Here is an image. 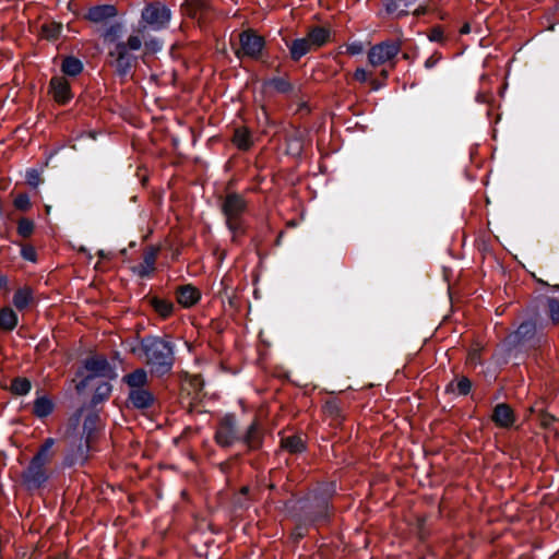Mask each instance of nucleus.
Segmentation results:
<instances>
[{
    "instance_id": "obj_1",
    "label": "nucleus",
    "mask_w": 559,
    "mask_h": 559,
    "mask_svg": "<svg viewBox=\"0 0 559 559\" xmlns=\"http://www.w3.org/2000/svg\"><path fill=\"white\" fill-rule=\"evenodd\" d=\"M132 353L148 368L151 376L163 377L171 372L175 364V345L167 338L146 335Z\"/></svg>"
},
{
    "instance_id": "obj_2",
    "label": "nucleus",
    "mask_w": 559,
    "mask_h": 559,
    "mask_svg": "<svg viewBox=\"0 0 559 559\" xmlns=\"http://www.w3.org/2000/svg\"><path fill=\"white\" fill-rule=\"evenodd\" d=\"M122 382L128 388V403L138 409H145L153 406L155 397L148 388V372L138 368L122 377Z\"/></svg>"
},
{
    "instance_id": "obj_3",
    "label": "nucleus",
    "mask_w": 559,
    "mask_h": 559,
    "mask_svg": "<svg viewBox=\"0 0 559 559\" xmlns=\"http://www.w3.org/2000/svg\"><path fill=\"white\" fill-rule=\"evenodd\" d=\"M142 47V39L139 36H129L126 43H116L112 48L108 50V63L112 67L116 73L123 78L131 73V70L136 64V57L130 51L139 50Z\"/></svg>"
},
{
    "instance_id": "obj_4",
    "label": "nucleus",
    "mask_w": 559,
    "mask_h": 559,
    "mask_svg": "<svg viewBox=\"0 0 559 559\" xmlns=\"http://www.w3.org/2000/svg\"><path fill=\"white\" fill-rule=\"evenodd\" d=\"M247 210V202L242 195L238 193H228L222 202V212L225 215L226 224L234 238L238 234L243 233L242 215Z\"/></svg>"
},
{
    "instance_id": "obj_5",
    "label": "nucleus",
    "mask_w": 559,
    "mask_h": 559,
    "mask_svg": "<svg viewBox=\"0 0 559 559\" xmlns=\"http://www.w3.org/2000/svg\"><path fill=\"white\" fill-rule=\"evenodd\" d=\"M241 436L238 430V424L235 415L227 414L222 417L217 424L214 440L221 448H230L239 442Z\"/></svg>"
},
{
    "instance_id": "obj_6",
    "label": "nucleus",
    "mask_w": 559,
    "mask_h": 559,
    "mask_svg": "<svg viewBox=\"0 0 559 559\" xmlns=\"http://www.w3.org/2000/svg\"><path fill=\"white\" fill-rule=\"evenodd\" d=\"M239 46L234 49L237 58L245 57L259 59L264 48V39L252 29H247L238 35Z\"/></svg>"
},
{
    "instance_id": "obj_7",
    "label": "nucleus",
    "mask_w": 559,
    "mask_h": 559,
    "mask_svg": "<svg viewBox=\"0 0 559 559\" xmlns=\"http://www.w3.org/2000/svg\"><path fill=\"white\" fill-rule=\"evenodd\" d=\"M401 41L399 40H385L377 45H373L368 51V61L371 66L378 67L386 62H392L394 68V58L401 51Z\"/></svg>"
},
{
    "instance_id": "obj_8",
    "label": "nucleus",
    "mask_w": 559,
    "mask_h": 559,
    "mask_svg": "<svg viewBox=\"0 0 559 559\" xmlns=\"http://www.w3.org/2000/svg\"><path fill=\"white\" fill-rule=\"evenodd\" d=\"M543 340V335L538 334L536 322L527 320L522 322L516 331L508 336L509 344L513 346H520L531 344L532 346L539 345Z\"/></svg>"
},
{
    "instance_id": "obj_9",
    "label": "nucleus",
    "mask_w": 559,
    "mask_h": 559,
    "mask_svg": "<svg viewBox=\"0 0 559 559\" xmlns=\"http://www.w3.org/2000/svg\"><path fill=\"white\" fill-rule=\"evenodd\" d=\"M143 21L154 29H160L167 25L170 11L159 2L150 3L142 12Z\"/></svg>"
},
{
    "instance_id": "obj_10",
    "label": "nucleus",
    "mask_w": 559,
    "mask_h": 559,
    "mask_svg": "<svg viewBox=\"0 0 559 559\" xmlns=\"http://www.w3.org/2000/svg\"><path fill=\"white\" fill-rule=\"evenodd\" d=\"M49 478L47 467L39 465L33 461L22 473V480L28 490H36L41 488Z\"/></svg>"
},
{
    "instance_id": "obj_11",
    "label": "nucleus",
    "mask_w": 559,
    "mask_h": 559,
    "mask_svg": "<svg viewBox=\"0 0 559 559\" xmlns=\"http://www.w3.org/2000/svg\"><path fill=\"white\" fill-rule=\"evenodd\" d=\"M159 247L148 246L143 251V261L133 266L132 271L141 278L150 276L155 271Z\"/></svg>"
},
{
    "instance_id": "obj_12",
    "label": "nucleus",
    "mask_w": 559,
    "mask_h": 559,
    "mask_svg": "<svg viewBox=\"0 0 559 559\" xmlns=\"http://www.w3.org/2000/svg\"><path fill=\"white\" fill-rule=\"evenodd\" d=\"M118 15V10L112 4H100L90 8L85 19L95 24H107Z\"/></svg>"
},
{
    "instance_id": "obj_13",
    "label": "nucleus",
    "mask_w": 559,
    "mask_h": 559,
    "mask_svg": "<svg viewBox=\"0 0 559 559\" xmlns=\"http://www.w3.org/2000/svg\"><path fill=\"white\" fill-rule=\"evenodd\" d=\"M49 93L53 99L61 105L67 104L72 98L69 81L63 76H53L49 83Z\"/></svg>"
},
{
    "instance_id": "obj_14",
    "label": "nucleus",
    "mask_w": 559,
    "mask_h": 559,
    "mask_svg": "<svg viewBox=\"0 0 559 559\" xmlns=\"http://www.w3.org/2000/svg\"><path fill=\"white\" fill-rule=\"evenodd\" d=\"M491 419L497 427L510 428L515 421V415L510 405L500 403L495 406Z\"/></svg>"
},
{
    "instance_id": "obj_15",
    "label": "nucleus",
    "mask_w": 559,
    "mask_h": 559,
    "mask_svg": "<svg viewBox=\"0 0 559 559\" xmlns=\"http://www.w3.org/2000/svg\"><path fill=\"white\" fill-rule=\"evenodd\" d=\"M176 298L180 306L190 308L200 300L201 293L195 286L187 284L176 289Z\"/></svg>"
},
{
    "instance_id": "obj_16",
    "label": "nucleus",
    "mask_w": 559,
    "mask_h": 559,
    "mask_svg": "<svg viewBox=\"0 0 559 559\" xmlns=\"http://www.w3.org/2000/svg\"><path fill=\"white\" fill-rule=\"evenodd\" d=\"M240 441L248 448V450H258L262 445L263 433L262 427L258 420H253L248 427L246 433L241 437Z\"/></svg>"
},
{
    "instance_id": "obj_17",
    "label": "nucleus",
    "mask_w": 559,
    "mask_h": 559,
    "mask_svg": "<svg viewBox=\"0 0 559 559\" xmlns=\"http://www.w3.org/2000/svg\"><path fill=\"white\" fill-rule=\"evenodd\" d=\"M145 300L163 319H167L174 313L175 306L168 299L159 298L157 296H146Z\"/></svg>"
},
{
    "instance_id": "obj_18",
    "label": "nucleus",
    "mask_w": 559,
    "mask_h": 559,
    "mask_svg": "<svg viewBox=\"0 0 559 559\" xmlns=\"http://www.w3.org/2000/svg\"><path fill=\"white\" fill-rule=\"evenodd\" d=\"M56 441L53 438H47L39 447L37 453L32 459L33 462L47 467L55 456L53 445Z\"/></svg>"
},
{
    "instance_id": "obj_19",
    "label": "nucleus",
    "mask_w": 559,
    "mask_h": 559,
    "mask_svg": "<svg viewBox=\"0 0 559 559\" xmlns=\"http://www.w3.org/2000/svg\"><path fill=\"white\" fill-rule=\"evenodd\" d=\"M330 29L321 26L312 27L306 36L313 49L324 46L330 40Z\"/></svg>"
},
{
    "instance_id": "obj_20",
    "label": "nucleus",
    "mask_w": 559,
    "mask_h": 559,
    "mask_svg": "<svg viewBox=\"0 0 559 559\" xmlns=\"http://www.w3.org/2000/svg\"><path fill=\"white\" fill-rule=\"evenodd\" d=\"M417 0H384L383 4L385 11L389 14H395L396 16H403L408 14V8L413 5Z\"/></svg>"
},
{
    "instance_id": "obj_21",
    "label": "nucleus",
    "mask_w": 559,
    "mask_h": 559,
    "mask_svg": "<svg viewBox=\"0 0 559 559\" xmlns=\"http://www.w3.org/2000/svg\"><path fill=\"white\" fill-rule=\"evenodd\" d=\"M53 411L52 401L46 396H37L33 403V414L38 418H45Z\"/></svg>"
},
{
    "instance_id": "obj_22",
    "label": "nucleus",
    "mask_w": 559,
    "mask_h": 559,
    "mask_svg": "<svg viewBox=\"0 0 559 559\" xmlns=\"http://www.w3.org/2000/svg\"><path fill=\"white\" fill-rule=\"evenodd\" d=\"M33 290L27 286L19 288L13 295V305L19 310L27 308L33 302Z\"/></svg>"
},
{
    "instance_id": "obj_23",
    "label": "nucleus",
    "mask_w": 559,
    "mask_h": 559,
    "mask_svg": "<svg viewBox=\"0 0 559 559\" xmlns=\"http://www.w3.org/2000/svg\"><path fill=\"white\" fill-rule=\"evenodd\" d=\"M288 47L290 57L295 61H298L301 57L313 49L306 37L293 40Z\"/></svg>"
},
{
    "instance_id": "obj_24",
    "label": "nucleus",
    "mask_w": 559,
    "mask_h": 559,
    "mask_svg": "<svg viewBox=\"0 0 559 559\" xmlns=\"http://www.w3.org/2000/svg\"><path fill=\"white\" fill-rule=\"evenodd\" d=\"M233 143L239 150H242V151L249 150L253 143L250 131L245 127L237 128L234 132Z\"/></svg>"
},
{
    "instance_id": "obj_25",
    "label": "nucleus",
    "mask_w": 559,
    "mask_h": 559,
    "mask_svg": "<svg viewBox=\"0 0 559 559\" xmlns=\"http://www.w3.org/2000/svg\"><path fill=\"white\" fill-rule=\"evenodd\" d=\"M281 445L289 453H300L305 450V443L300 436H287L281 440Z\"/></svg>"
},
{
    "instance_id": "obj_26",
    "label": "nucleus",
    "mask_w": 559,
    "mask_h": 559,
    "mask_svg": "<svg viewBox=\"0 0 559 559\" xmlns=\"http://www.w3.org/2000/svg\"><path fill=\"white\" fill-rule=\"evenodd\" d=\"M85 368L95 376H103L108 369V362L103 357H90L85 361Z\"/></svg>"
},
{
    "instance_id": "obj_27",
    "label": "nucleus",
    "mask_w": 559,
    "mask_h": 559,
    "mask_svg": "<svg viewBox=\"0 0 559 559\" xmlns=\"http://www.w3.org/2000/svg\"><path fill=\"white\" fill-rule=\"evenodd\" d=\"M17 324V316L11 308L0 310V328L4 331H12Z\"/></svg>"
},
{
    "instance_id": "obj_28",
    "label": "nucleus",
    "mask_w": 559,
    "mask_h": 559,
    "mask_svg": "<svg viewBox=\"0 0 559 559\" xmlns=\"http://www.w3.org/2000/svg\"><path fill=\"white\" fill-rule=\"evenodd\" d=\"M61 70L67 75L76 76L82 72L83 64L75 57H67L62 61Z\"/></svg>"
},
{
    "instance_id": "obj_29",
    "label": "nucleus",
    "mask_w": 559,
    "mask_h": 559,
    "mask_svg": "<svg viewBox=\"0 0 559 559\" xmlns=\"http://www.w3.org/2000/svg\"><path fill=\"white\" fill-rule=\"evenodd\" d=\"M323 412L326 416L331 417L333 420H342L344 418L343 411L341 407L340 401L336 399H329L323 405Z\"/></svg>"
},
{
    "instance_id": "obj_30",
    "label": "nucleus",
    "mask_w": 559,
    "mask_h": 559,
    "mask_svg": "<svg viewBox=\"0 0 559 559\" xmlns=\"http://www.w3.org/2000/svg\"><path fill=\"white\" fill-rule=\"evenodd\" d=\"M91 449V443H87V439H85L84 444H80L76 451L66 457V464L71 466L78 462H84L87 460L88 451Z\"/></svg>"
},
{
    "instance_id": "obj_31",
    "label": "nucleus",
    "mask_w": 559,
    "mask_h": 559,
    "mask_svg": "<svg viewBox=\"0 0 559 559\" xmlns=\"http://www.w3.org/2000/svg\"><path fill=\"white\" fill-rule=\"evenodd\" d=\"M98 421V416L94 414H91L85 418L83 424V433L85 435V439H87V443H92L94 441Z\"/></svg>"
},
{
    "instance_id": "obj_32",
    "label": "nucleus",
    "mask_w": 559,
    "mask_h": 559,
    "mask_svg": "<svg viewBox=\"0 0 559 559\" xmlns=\"http://www.w3.org/2000/svg\"><path fill=\"white\" fill-rule=\"evenodd\" d=\"M32 384L27 378L16 377L11 381L10 390L13 394L25 395L31 391Z\"/></svg>"
},
{
    "instance_id": "obj_33",
    "label": "nucleus",
    "mask_w": 559,
    "mask_h": 559,
    "mask_svg": "<svg viewBox=\"0 0 559 559\" xmlns=\"http://www.w3.org/2000/svg\"><path fill=\"white\" fill-rule=\"evenodd\" d=\"M121 33H122V24L116 22V23L109 25L105 29L103 37L106 43H110V44L115 45L116 43H119L118 39L120 38Z\"/></svg>"
},
{
    "instance_id": "obj_34",
    "label": "nucleus",
    "mask_w": 559,
    "mask_h": 559,
    "mask_svg": "<svg viewBox=\"0 0 559 559\" xmlns=\"http://www.w3.org/2000/svg\"><path fill=\"white\" fill-rule=\"evenodd\" d=\"M472 388V382L466 377H462L455 383L451 382L447 390L451 392H456L460 395H466L469 393Z\"/></svg>"
},
{
    "instance_id": "obj_35",
    "label": "nucleus",
    "mask_w": 559,
    "mask_h": 559,
    "mask_svg": "<svg viewBox=\"0 0 559 559\" xmlns=\"http://www.w3.org/2000/svg\"><path fill=\"white\" fill-rule=\"evenodd\" d=\"M61 24L59 23H48V24H44L41 26V35L46 38V39H56L60 33H61Z\"/></svg>"
},
{
    "instance_id": "obj_36",
    "label": "nucleus",
    "mask_w": 559,
    "mask_h": 559,
    "mask_svg": "<svg viewBox=\"0 0 559 559\" xmlns=\"http://www.w3.org/2000/svg\"><path fill=\"white\" fill-rule=\"evenodd\" d=\"M547 314L554 325L559 323V300L555 298L547 299Z\"/></svg>"
},
{
    "instance_id": "obj_37",
    "label": "nucleus",
    "mask_w": 559,
    "mask_h": 559,
    "mask_svg": "<svg viewBox=\"0 0 559 559\" xmlns=\"http://www.w3.org/2000/svg\"><path fill=\"white\" fill-rule=\"evenodd\" d=\"M34 226L35 225L32 219L23 217L17 222V233L23 238H27L33 234Z\"/></svg>"
},
{
    "instance_id": "obj_38",
    "label": "nucleus",
    "mask_w": 559,
    "mask_h": 559,
    "mask_svg": "<svg viewBox=\"0 0 559 559\" xmlns=\"http://www.w3.org/2000/svg\"><path fill=\"white\" fill-rule=\"evenodd\" d=\"M269 85L281 93H288L293 90L292 84L284 78H274L269 82Z\"/></svg>"
},
{
    "instance_id": "obj_39",
    "label": "nucleus",
    "mask_w": 559,
    "mask_h": 559,
    "mask_svg": "<svg viewBox=\"0 0 559 559\" xmlns=\"http://www.w3.org/2000/svg\"><path fill=\"white\" fill-rule=\"evenodd\" d=\"M14 206L21 211H27L31 207V201L27 194L20 193L14 199Z\"/></svg>"
},
{
    "instance_id": "obj_40",
    "label": "nucleus",
    "mask_w": 559,
    "mask_h": 559,
    "mask_svg": "<svg viewBox=\"0 0 559 559\" xmlns=\"http://www.w3.org/2000/svg\"><path fill=\"white\" fill-rule=\"evenodd\" d=\"M26 181L29 186L36 188L41 183L43 179L38 170L29 169L26 173Z\"/></svg>"
},
{
    "instance_id": "obj_41",
    "label": "nucleus",
    "mask_w": 559,
    "mask_h": 559,
    "mask_svg": "<svg viewBox=\"0 0 559 559\" xmlns=\"http://www.w3.org/2000/svg\"><path fill=\"white\" fill-rule=\"evenodd\" d=\"M21 254L25 260L31 262H35L37 258L36 250L32 246H24L21 250Z\"/></svg>"
},
{
    "instance_id": "obj_42",
    "label": "nucleus",
    "mask_w": 559,
    "mask_h": 559,
    "mask_svg": "<svg viewBox=\"0 0 559 559\" xmlns=\"http://www.w3.org/2000/svg\"><path fill=\"white\" fill-rule=\"evenodd\" d=\"M428 38L431 40V41H437V43H441L444 38V35H443V29L439 26L437 27H433L429 34H428Z\"/></svg>"
},
{
    "instance_id": "obj_43",
    "label": "nucleus",
    "mask_w": 559,
    "mask_h": 559,
    "mask_svg": "<svg viewBox=\"0 0 559 559\" xmlns=\"http://www.w3.org/2000/svg\"><path fill=\"white\" fill-rule=\"evenodd\" d=\"M346 51L349 55H359L364 51V45L360 41H355L346 46Z\"/></svg>"
},
{
    "instance_id": "obj_44",
    "label": "nucleus",
    "mask_w": 559,
    "mask_h": 559,
    "mask_svg": "<svg viewBox=\"0 0 559 559\" xmlns=\"http://www.w3.org/2000/svg\"><path fill=\"white\" fill-rule=\"evenodd\" d=\"M353 78H354V80L364 83L368 80V73L366 72L365 69L358 68L354 72Z\"/></svg>"
},
{
    "instance_id": "obj_45",
    "label": "nucleus",
    "mask_w": 559,
    "mask_h": 559,
    "mask_svg": "<svg viewBox=\"0 0 559 559\" xmlns=\"http://www.w3.org/2000/svg\"><path fill=\"white\" fill-rule=\"evenodd\" d=\"M190 385L194 388L195 391H201L203 388V380L200 376H193L190 381Z\"/></svg>"
},
{
    "instance_id": "obj_46",
    "label": "nucleus",
    "mask_w": 559,
    "mask_h": 559,
    "mask_svg": "<svg viewBox=\"0 0 559 559\" xmlns=\"http://www.w3.org/2000/svg\"><path fill=\"white\" fill-rule=\"evenodd\" d=\"M440 59H441V55H439V53H437V52H436V53H433L432 56H430V57L426 60V62H425V67H426L427 69H430V68L435 67V66L438 63V61H439Z\"/></svg>"
},
{
    "instance_id": "obj_47",
    "label": "nucleus",
    "mask_w": 559,
    "mask_h": 559,
    "mask_svg": "<svg viewBox=\"0 0 559 559\" xmlns=\"http://www.w3.org/2000/svg\"><path fill=\"white\" fill-rule=\"evenodd\" d=\"M328 515H329V507H328V503L324 501L321 504L320 518L325 519V518H328Z\"/></svg>"
},
{
    "instance_id": "obj_48",
    "label": "nucleus",
    "mask_w": 559,
    "mask_h": 559,
    "mask_svg": "<svg viewBox=\"0 0 559 559\" xmlns=\"http://www.w3.org/2000/svg\"><path fill=\"white\" fill-rule=\"evenodd\" d=\"M426 13V8L425 7H418L415 11H414V15L416 16H419L421 14H425Z\"/></svg>"
},
{
    "instance_id": "obj_49",
    "label": "nucleus",
    "mask_w": 559,
    "mask_h": 559,
    "mask_svg": "<svg viewBox=\"0 0 559 559\" xmlns=\"http://www.w3.org/2000/svg\"><path fill=\"white\" fill-rule=\"evenodd\" d=\"M461 34H468L471 32V26L469 24H464L462 27H461Z\"/></svg>"
},
{
    "instance_id": "obj_50",
    "label": "nucleus",
    "mask_w": 559,
    "mask_h": 559,
    "mask_svg": "<svg viewBox=\"0 0 559 559\" xmlns=\"http://www.w3.org/2000/svg\"><path fill=\"white\" fill-rule=\"evenodd\" d=\"M476 359H477V353L476 352L469 354V360L471 361H476Z\"/></svg>"
},
{
    "instance_id": "obj_51",
    "label": "nucleus",
    "mask_w": 559,
    "mask_h": 559,
    "mask_svg": "<svg viewBox=\"0 0 559 559\" xmlns=\"http://www.w3.org/2000/svg\"><path fill=\"white\" fill-rule=\"evenodd\" d=\"M248 491H249V487H247V486H243V487L240 489V493H241V495H247V493H248Z\"/></svg>"
},
{
    "instance_id": "obj_52",
    "label": "nucleus",
    "mask_w": 559,
    "mask_h": 559,
    "mask_svg": "<svg viewBox=\"0 0 559 559\" xmlns=\"http://www.w3.org/2000/svg\"><path fill=\"white\" fill-rule=\"evenodd\" d=\"M219 466H221V471L225 473L228 467V463H222Z\"/></svg>"
},
{
    "instance_id": "obj_53",
    "label": "nucleus",
    "mask_w": 559,
    "mask_h": 559,
    "mask_svg": "<svg viewBox=\"0 0 559 559\" xmlns=\"http://www.w3.org/2000/svg\"><path fill=\"white\" fill-rule=\"evenodd\" d=\"M388 74H389V73H388V71H386V70H382V71H381V75H382L384 79H385V78H388Z\"/></svg>"
},
{
    "instance_id": "obj_54",
    "label": "nucleus",
    "mask_w": 559,
    "mask_h": 559,
    "mask_svg": "<svg viewBox=\"0 0 559 559\" xmlns=\"http://www.w3.org/2000/svg\"><path fill=\"white\" fill-rule=\"evenodd\" d=\"M371 84L373 90H378L379 85L376 83V81H372Z\"/></svg>"
},
{
    "instance_id": "obj_55",
    "label": "nucleus",
    "mask_w": 559,
    "mask_h": 559,
    "mask_svg": "<svg viewBox=\"0 0 559 559\" xmlns=\"http://www.w3.org/2000/svg\"><path fill=\"white\" fill-rule=\"evenodd\" d=\"M192 2H195V3H201L203 0H191Z\"/></svg>"
},
{
    "instance_id": "obj_56",
    "label": "nucleus",
    "mask_w": 559,
    "mask_h": 559,
    "mask_svg": "<svg viewBox=\"0 0 559 559\" xmlns=\"http://www.w3.org/2000/svg\"><path fill=\"white\" fill-rule=\"evenodd\" d=\"M403 58H404V59H408V55H407V53H404V55H403Z\"/></svg>"
}]
</instances>
